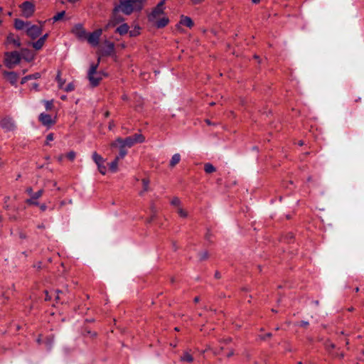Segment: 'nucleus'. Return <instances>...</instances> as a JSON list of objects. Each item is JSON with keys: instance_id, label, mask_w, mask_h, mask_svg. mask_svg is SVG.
<instances>
[{"instance_id": "nucleus-1", "label": "nucleus", "mask_w": 364, "mask_h": 364, "mask_svg": "<svg viewBox=\"0 0 364 364\" xmlns=\"http://www.w3.org/2000/svg\"><path fill=\"white\" fill-rule=\"evenodd\" d=\"M145 0H119V4L114 9V21L119 22L120 19L117 18V13L122 11L126 15H129L136 11L142 9Z\"/></svg>"}, {"instance_id": "nucleus-2", "label": "nucleus", "mask_w": 364, "mask_h": 364, "mask_svg": "<svg viewBox=\"0 0 364 364\" xmlns=\"http://www.w3.org/2000/svg\"><path fill=\"white\" fill-rule=\"evenodd\" d=\"M100 60V58H98L96 64H91L87 72V78L93 87L98 85L105 75L103 73L97 70Z\"/></svg>"}, {"instance_id": "nucleus-3", "label": "nucleus", "mask_w": 364, "mask_h": 364, "mask_svg": "<svg viewBox=\"0 0 364 364\" xmlns=\"http://www.w3.org/2000/svg\"><path fill=\"white\" fill-rule=\"evenodd\" d=\"M4 56V65L9 69H12L18 65L21 60V55L17 51L6 52Z\"/></svg>"}, {"instance_id": "nucleus-4", "label": "nucleus", "mask_w": 364, "mask_h": 364, "mask_svg": "<svg viewBox=\"0 0 364 364\" xmlns=\"http://www.w3.org/2000/svg\"><path fill=\"white\" fill-rule=\"evenodd\" d=\"M165 1L166 0L161 1L149 15V20L150 21H155L158 17L164 14Z\"/></svg>"}, {"instance_id": "nucleus-5", "label": "nucleus", "mask_w": 364, "mask_h": 364, "mask_svg": "<svg viewBox=\"0 0 364 364\" xmlns=\"http://www.w3.org/2000/svg\"><path fill=\"white\" fill-rule=\"evenodd\" d=\"M92 158L95 163L97 164L99 171L102 175H105L107 171V168L104 165L105 159L97 152H93Z\"/></svg>"}, {"instance_id": "nucleus-6", "label": "nucleus", "mask_w": 364, "mask_h": 364, "mask_svg": "<svg viewBox=\"0 0 364 364\" xmlns=\"http://www.w3.org/2000/svg\"><path fill=\"white\" fill-rule=\"evenodd\" d=\"M118 144H122V146L124 147H132L135 143L134 142L133 139L128 136L125 138L124 139L118 137L114 141H112L110 144L112 148H115V146Z\"/></svg>"}, {"instance_id": "nucleus-7", "label": "nucleus", "mask_w": 364, "mask_h": 364, "mask_svg": "<svg viewBox=\"0 0 364 364\" xmlns=\"http://www.w3.org/2000/svg\"><path fill=\"white\" fill-rule=\"evenodd\" d=\"M26 32L29 37L32 39H35L41 34L42 30L39 26L36 25H31L30 23L27 27Z\"/></svg>"}, {"instance_id": "nucleus-8", "label": "nucleus", "mask_w": 364, "mask_h": 364, "mask_svg": "<svg viewBox=\"0 0 364 364\" xmlns=\"http://www.w3.org/2000/svg\"><path fill=\"white\" fill-rule=\"evenodd\" d=\"M102 33V29H97L94 32L89 34L87 37V41L92 46H96L99 43L100 38Z\"/></svg>"}, {"instance_id": "nucleus-9", "label": "nucleus", "mask_w": 364, "mask_h": 364, "mask_svg": "<svg viewBox=\"0 0 364 364\" xmlns=\"http://www.w3.org/2000/svg\"><path fill=\"white\" fill-rule=\"evenodd\" d=\"M21 9L23 16L28 18L33 14L35 6L32 3L26 1L23 3Z\"/></svg>"}, {"instance_id": "nucleus-10", "label": "nucleus", "mask_w": 364, "mask_h": 364, "mask_svg": "<svg viewBox=\"0 0 364 364\" xmlns=\"http://www.w3.org/2000/svg\"><path fill=\"white\" fill-rule=\"evenodd\" d=\"M3 75L11 85H16L18 81V75L15 72L4 71Z\"/></svg>"}, {"instance_id": "nucleus-11", "label": "nucleus", "mask_w": 364, "mask_h": 364, "mask_svg": "<svg viewBox=\"0 0 364 364\" xmlns=\"http://www.w3.org/2000/svg\"><path fill=\"white\" fill-rule=\"evenodd\" d=\"M40 122L45 126H50L55 123L51 116L48 114L42 113L39 116Z\"/></svg>"}, {"instance_id": "nucleus-12", "label": "nucleus", "mask_w": 364, "mask_h": 364, "mask_svg": "<svg viewBox=\"0 0 364 364\" xmlns=\"http://www.w3.org/2000/svg\"><path fill=\"white\" fill-rule=\"evenodd\" d=\"M1 126L7 131L13 130L15 127L14 121L11 118H4L1 122Z\"/></svg>"}, {"instance_id": "nucleus-13", "label": "nucleus", "mask_w": 364, "mask_h": 364, "mask_svg": "<svg viewBox=\"0 0 364 364\" xmlns=\"http://www.w3.org/2000/svg\"><path fill=\"white\" fill-rule=\"evenodd\" d=\"M73 33L79 38L85 36V31L81 24H77L73 28Z\"/></svg>"}, {"instance_id": "nucleus-14", "label": "nucleus", "mask_w": 364, "mask_h": 364, "mask_svg": "<svg viewBox=\"0 0 364 364\" xmlns=\"http://www.w3.org/2000/svg\"><path fill=\"white\" fill-rule=\"evenodd\" d=\"M7 43H12L15 47L19 48L21 46V42L18 38L15 37L13 33H9L6 38Z\"/></svg>"}, {"instance_id": "nucleus-15", "label": "nucleus", "mask_w": 364, "mask_h": 364, "mask_svg": "<svg viewBox=\"0 0 364 364\" xmlns=\"http://www.w3.org/2000/svg\"><path fill=\"white\" fill-rule=\"evenodd\" d=\"M114 43L109 41H106L104 48L102 49V53L104 55H109L112 53L114 51Z\"/></svg>"}, {"instance_id": "nucleus-16", "label": "nucleus", "mask_w": 364, "mask_h": 364, "mask_svg": "<svg viewBox=\"0 0 364 364\" xmlns=\"http://www.w3.org/2000/svg\"><path fill=\"white\" fill-rule=\"evenodd\" d=\"M30 23L24 22L20 19H16L14 22V26L17 30H23L24 28L27 29V27L29 26Z\"/></svg>"}, {"instance_id": "nucleus-17", "label": "nucleus", "mask_w": 364, "mask_h": 364, "mask_svg": "<svg viewBox=\"0 0 364 364\" xmlns=\"http://www.w3.org/2000/svg\"><path fill=\"white\" fill-rule=\"evenodd\" d=\"M180 23L188 28L193 26V22L190 17L182 16L180 20Z\"/></svg>"}, {"instance_id": "nucleus-18", "label": "nucleus", "mask_w": 364, "mask_h": 364, "mask_svg": "<svg viewBox=\"0 0 364 364\" xmlns=\"http://www.w3.org/2000/svg\"><path fill=\"white\" fill-rule=\"evenodd\" d=\"M181 361L192 363L193 361V357L188 352L183 353L181 356Z\"/></svg>"}, {"instance_id": "nucleus-19", "label": "nucleus", "mask_w": 364, "mask_h": 364, "mask_svg": "<svg viewBox=\"0 0 364 364\" xmlns=\"http://www.w3.org/2000/svg\"><path fill=\"white\" fill-rule=\"evenodd\" d=\"M135 144L143 143L145 141V137L141 134H135L130 136Z\"/></svg>"}, {"instance_id": "nucleus-20", "label": "nucleus", "mask_w": 364, "mask_h": 364, "mask_svg": "<svg viewBox=\"0 0 364 364\" xmlns=\"http://www.w3.org/2000/svg\"><path fill=\"white\" fill-rule=\"evenodd\" d=\"M181 160V156L179 154H175L172 157H171V159L170 161V166L171 167H174L177 164L179 163Z\"/></svg>"}, {"instance_id": "nucleus-21", "label": "nucleus", "mask_w": 364, "mask_h": 364, "mask_svg": "<svg viewBox=\"0 0 364 364\" xmlns=\"http://www.w3.org/2000/svg\"><path fill=\"white\" fill-rule=\"evenodd\" d=\"M128 31L129 26L127 23H123L117 28V32L119 33L120 35H124L127 33Z\"/></svg>"}, {"instance_id": "nucleus-22", "label": "nucleus", "mask_w": 364, "mask_h": 364, "mask_svg": "<svg viewBox=\"0 0 364 364\" xmlns=\"http://www.w3.org/2000/svg\"><path fill=\"white\" fill-rule=\"evenodd\" d=\"M116 147H118L119 149V155L117 156V157L119 159H123L127 154V151L125 149V147L122 146V144H118Z\"/></svg>"}, {"instance_id": "nucleus-23", "label": "nucleus", "mask_w": 364, "mask_h": 364, "mask_svg": "<svg viewBox=\"0 0 364 364\" xmlns=\"http://www.w3.org/2000/svg\"><path fill=\"white\" fill-rule=\"evenodd\" d=\"M119 159L117 156L113 161L109 164V167L111 171L116 172L117 171L118 161Z\"/></svg>"}, {"instance_id": "nucleus-24", "label": "nucleus", "mask_w": 364, "mask_h": 364, "mask_svg": "<svg viewBox=\"0 0 364 364\" xmlns=\"http://www.w3.org/2000/svg\"><path fill=\"white\" fill-rule=\"evenodd\" d=\"M168 18L164 17L157 21L156 26L158 28H163V27L166 26L168 24Z\"/></svg>"}, {"instance_id": "nucleus-25", "label": "nucleus", "mask_w": 364, "mask_h": 364, "mask_svg": "<svg viewBox=\"0 0 364 364\" xmlns=\"http://www.w3.org/2000/svg\"><path fill=\"white\" fill-rule=\"evenodd\" d=\"M204 170L207 173H211L215 171V168L210 163H207L204 166Z\"/></svg>"}, {"instance_id": "nucleus-26", "label": "nucleus", "mask_w": 364, "mask_h": 364, "mask_svg": "<svg viewBox=\"0 0 364 364\" xmlns=\"http://www.w3.org/2000/svg\"><path fill=\"white\" fill-rule=\"evenodd\" d=\"M56 80H57L58 84V87L60 89H63V87H64V84L65 82V80L61 78L60 73V72L58 73V75L56 76Z\"/></svg>"}, {"instance_id": "nucleus-27", "label": "nucleus", "mask_w": 364, "mask_h": 364, "mask_svg": "<svg viewBox=\"0 0 364 364\" xmlns=\"http://www.w3.org/2000/svg\"><path fill=\"white\" fill-rule=\"evenodd\" d=\"M44 45V43L43 42V39H38L36 42H34L32 43L33 47L36 50H40Z\"/></svg>"}, {"instance_id": "nucleus-28", "label": "nucleus", "mask_w": 364, "mask_h": 364, "mask_svg": "<svg viewBox=\"0 0 364 364\" xmlns=\"http://www.w3.org/2000/svg\"><path fill=\"white\" fill-rule=\"evenodd\" d=\"M176 211H177L178 214L179 215V216L181 218H185L188 216L187 211L185 210L184 209H183L181 206H178Z\"/></svg>"}, {"instance_id": "nucleus-29", "label": "nucleus", "mask_w": 364, "mask_h": 364, "mask_svg": "<svg viewBox=\"0 0 364 364\" xmlns=\"http://www.w3.org/2000/svg\"><path fill=\"white\" fill-rule=\"evenodd\" d=\"M65 11L58 13L56 15H55L53 17V20L54 21H58L60 20L65 16Z\"/></svg>"}, {"instance_id": "nucleus-30", "label": "nucleus", "mask_w": 364, "mask_h": 364, "mask_svg": "<svg viewBox=\"0 0 364 364\" xmlns=\"http://www.w3.org/2000/svg\"><path fill=\"white\" fill-rule=\"evenodd\" d=\"M143 191L146 192L149 191V181L148 179H142Z\"/></svg>"}, {"instance_id": "nucleus-31", "label": "nucleus", "mask_w": 364, "mask_h": 364, "mask_svg": "<svg viewBox=\"0 0 364 364\" xmlns=\"http://www.w3.org/2000/svg\"><path fill=\"white\" fill-rule=\"evenodd\" d=\"M43 189H41L38 191L33 193V194H32L33 199L37 200L38 198H41L43 196Z\"/></svg>"}, {"instance_id": "nucleus-32", "label": "nucleus", "mask_w": 364, "mask_h": 364, "mask_svg": "<svg viewBox=\"0 0 364 364\" xmlns=\"http://www.w3.org/2000/svg\"><path fill=\"white\" fill-rule=\"evenodd\" d=\"M75 89V85L73 82L69 83L65 87H63V90H64L65 92H69Z\"/></svg>"}, {"instance_id": "nucleus-33", "label": "nucleus", "mask_w": 364, "mask_h": 364, "mask_svg": "<svg viewBox=\"0 0 364 364\" xmlns=\"http://www.w3.org/2000/svg\"><path fill=\"white\" fill-rule=\"evenodd\" d=\"M53 100L44 101L45 107L47 110H50L53 107Z\"/></svg>"}, {"instance_id": "nucleus-34", "label": "nucleus", "mask_w": 364, "mask_h": 364, "mask_svg": "<svg viewBox=\"0 0 364 364\" xmlns=\"http://www.w3.org/2000/svg\"><path fill=\"white\" fill-rule=\"evenodd\" d=\"M171 203L173 205H175L177 208H178V206H181V201L178 198H173Z\"/></svg>"}, {"instance_id": "nucleus-35", "label": "nucleus", "mask_w": 364, "mask_h": 364, "mask_svg": "<svg viewBox=\"0 0 364 364\" xmlns=\"http://www.w3.org/2000/svg\"><path fill=\"white\" fill-rule=\"evenodd\" d=\"M75 152L73 151H71L67 154V158L70 161H73L75 158Z\"/></svg>"}, {"instance_id": "nucleus-36", "label": "nucleus", "mask_w": 364, "mask_h": 364, "mask_svg": "<svg viewBox=\"0 0 364 364\" xmlns=\"http://www.w3.org/2000/svg\"><path fill=\"white\" fill-rule=\"evenodd\" d=\"M139 28H135L134 30H132L129 31V36H136L139 33Z\"/></svg>"}, {"instance_id": "nucleus-37", "label": "nucleus", "mask_w": 364, "mask_h": 364, "mask_svg": "<svg viewBox=\"0 0 364 364\" xmlns=\"http://www.w3.org/2000/svg\"><path fill=\"white\" fill-rule=\"evenodd\" d=\"M60 294H63V292L61 291L57 290L54 292L53 296H55V299L56 301L60 300Z\"/></svg>"}, {"instance_id": "nucleus-38", "label": "nucleus", "mask_w": 364, "mask_h": 364, "mask_svg": "<svg viewBox=\"0 0 364 364\" xmlns=\"http://www.w3.org/2000/svg\"><path fill=\"white\" fill-rule=\"evenodd\" d=\"M26 203L29 205H38V203L36 201V199H33V197H31V198L27 199Z\"/></svg>"}, {"instance_id": "nucleus-39", "label": "nucleus", "mask_w": 364, "mask_h": 364, "mask_svg": "<svg viewBox=\"0 0 364 364\" xmlns=\"http://www.w3.org/2000/svg\"><path fill=\"white\" fill-rule=\"evenodd\" d=\"M23 52H27L26 50H23ZM23 58L27 60V61H31L33 60V55H31L28 51V54L25 56H23Z\"/></svg>"}, {"instance_id": "nucleus-40", "label": "nucleus", "mask_w": 364, "mask_h": 364, "mask_svg": "<svg viewBox=\"0 0 364 364\" xmlns=\"http://www.w3.org/2000/svg\"><path fill=\"white\" fill-rule=\"evenodd\" d=\"M200 259L204 260L208 257V254L207 252H204L201 253L200 255Z\"/></svg>"}, {"instance_id": "nucleus-41", "label": "nucleus", "mask_w": 364, "mask_h": 364, "mask_svg": "<svg viewBox=\"0 0 364 364\" xmlns=\"http://www.w3.org/2000/svg\"><path fill=\"white\" fill-rule=\"evenodd\" d=\"M326 347L327 349H333L335 348V345L331 342H326Z\"/></svg>"}, {"instance_id": "nucleus-42", "label": "nucleus", "mask_w": 364, "mask_h": 364, "mask_svg": "<svg viewBox=\"0 0 364 364\" xmlns=\"http://www.w3.org/2000/svg\"><path fill=\"white\" fill-rule=\"evenodd\" d=\"M54 139L53 137V134H49L47 136H46V144H48L49 141H53Z\"/></svg>"}, {"instance_id": "nucleus-43", "label": "nucleus", "mask_w": 364, "mask_h": 364, "mask_svg": "<svg viewBox=\"0 0 364 364\" xmlns=\"http://www.w3.org/2000/svg\"><path fill=\"white\" fill-rule=\"evenodd\" d=\"M28 76H31V80L32 79H38L41 77V75L39 73H36L33 75H29Z\"/></svg>"}, {"instance_id": "nucleus-44", "label": "nucleus", "mask_w": 364, "mask_h": 364, "mask_svg": "<svg viewBox=\"0 0 364 364\" xmlns=\"http://www.w3.org/2000/svg\"><path fill=\"white\" fill-rule=\"evenodd\" d=\"M28 80H31V76L27 75L22 78L21 83L24 84Z\"/></svg>"}, {"instance_id": "nucleus-45", "label": "nucleus", "mask_w": 364, "mask_h": 364, "mask_svg": "<svg viewBox=\"0 0 364 364\" xmlns=\"http://www.w3.org/2000/svg\"><path fill=\"white\" fill-rule=\"evenodd\" d=\"M26 192L28 195L31 196V197H32V194H33L32 188H31V187L27 188Z\"/></svg>"}, {"instance_id": "nucleus-46", "label": "nucleus", "mask_w": 364, "mask_h": 364, "mask_svg": "<svg viewBox=\"0 0 364 364\" xmlns=\"http://www.w3.org/2000/svg\"><path fill=\"white\" fill-rule=\"evenodd\" d=\"M233 355H234V350L233 349H230L229 350L228 353L227 354V357L230 358V357H231Z\"/></svg>"}, {"instance_id": "nucleus-47", "label": "nucleus", "mask_w": 364, "mask_h": 364, "mask_svg": "<svg viewBox=\"0 0 364 364\" xmlns=\"http://www.w3.org/2000/svg\"><path fill=\"white\" fill-rule=\"evenodd\" d=\"M52 296L53 295H49L48 292H46V298L45 299L47 301V300H50L52 299Z\"/></svg>"}, {"instance_id": "nucleus-48", "label": "nucleus", "mask_w": 364, "mask_h": 364, "mask_svg": "<svg viewBox=\"0 0 364 364\" xmlns=\"http://www.w3.org/2000/svg\"><path fill=\"white\" fill-rule=\"evenodd\" d=\"M47 208V206L46 205V204H41L40 205V209L42 210V211H45Z\"/></svg>"}, {"instance_id": "nucleus-49", "label": "nucleus", "mask_w": 364, "mask_h": 364, "mask_svg": "<svg viewBox=\"0 0 364 364\" xmlns=\"http://www.w3.org/2000/svg\"><path fill=\"white\" fill-rule=\"evenodd\" d=\"M114 126H115V124H114V122H112V121L110 122L109 123V129H110V130L112 129Z\"/></svg>"}, {"instance_id": "nucleus-50", "label": "nucleus", "mask_w": 364, "mask_h": 364, "mask_svg": "<svg viewBox=\"0 0 364 364\" xmlns=\"http://www.w3.org/2000/svg\"><path fill=\"white\" fill-rule=\"evenodd\" d=\"M154 218H155V215H154V214H153V215L150 217V218L147 220V223H151V222L154 219Z\"/></svg>"}, {"instance_id": "nucleus-51", "label": "nucleus", "mask_w": 364, "mask_h": 364, "mask_svg": "<svg viewBox=\"0 0 364 364\" xmlns=\"http://www.w3.org/2000/svg\"><path fill=\"white\" fill-rule=\"evenodd\" d=\"M48 37V34H45L43 36L41 37L40 39H43V42L45 43V41Z\"/></svg>"}, {"instance_id": "nucleus-52", "label": "nucleus", "mask_w": 364, "mask_h": 364, "mask_svg": "<svg viewBox=\"0 0 364 364\" xmlns=\"http://www.w3.org/2000/svg\"><path fill=\"white\" fill-rule=\"evenodd\" d=\"M215 277L217 278V279H220V274L218 272H216L215 273Z\"/></svg>"}, {"instance_id": "nucleus-53", "label": "nucleus", "mask_w": 364, "mask_h": 364, "mask_svg": "<svg viewBox=\"0 0 364 364\" xmlns=\"http://www.w3.org/2000/svg\"><path fill=\"white\" fill-rule=\"evenodd\" d=\"M308 324H309L308 321H302V322L301 323V326H307Z\"/></svg>"}, {"instance_id": "nucleus-54", "label": "nucleus", "mask_w": 364, "mask_h": 364, "mask_svg": "<svg viewBox=\"0 0 364 364\" xmlns=\"http://www.w3.org/2000/svg\"><path fill=\"white\" fill-rule=\"evenodd\" d=\"M192 1L193 2V4H197L200 3L202 0H192Z\"/></svg>"}, {"instance_id": "nucleus-55", "label": "nucleus", "mask_w": 364, "mask_h": 364, "mask_svg": "<svg viewBox=\"0 0 364 364\" xmlns=\"http://www.w3.org/2000/svg\"><path fill=\"white\" fill-rule=\"evenodd\" d=\"M38 84L34 83V84L33 85V88H34V89H36H36L38 88Z\"/></svg>"}, {"instance_id": "nucleus-56", "label": "nucleus", "mask_w": 364, "mask_h": 364, "mask_svg": "<svg viewBox=\"0 0 364 364\" xmlns=\"http://www.w3.org/2000/svg\"><path fill=\"white\" fill-rule=\"evenodd\" d=\"M60 98H61V100H66V98H67V97H66L65 95H63V96H61V97H60Z\"/></svg>"}, {"instance_id": "nucleus-57", "label": "nucleus", "mask_w": 364, "mask_h": 364, "mask_svg": "<svg viewBox=\"0 0 364 364\" xmlns=\"http://www.w3.org/2000/svg\"><path fill=\"white\" fill-rule=\"evenodd\" d=\"M198 301H199V297H198V296L195 297L194 301L195 302H198Z\"/></svg>"}, {"instance_id": "nucleus-58", "label": "nucleus", "mask_w": 364, "mask_h": 364, "mask_svg": "<svg viewBox=\"0 0 364 364\" xmlns=\"http://www.w3.org/2000/svg\"><path fill=\"white\" fill-rule=\"evenodd\" d=\"M38 228H45V225H43V224H42V225H39L38 226Z\"/></svg>"}, {"instance_id": "nucleus-59", "label": "nucleus", "mask_w": 364, "mask_h": 364, "mask_svg": "<svg viewBox=\"0 0 364 364\" xmlns=\"http://www.w3.org/2000/svg\"><path fill=\"white\" fill-rule=\"evenodd\" d=\"M63 155H61V156H60L58 157V160H59L60 161H61L63 160Z\"/></svg>"}, {"instance_id": "nucleus-60", "label": "nucleus", "mask_w": 364, "mask_h": 364, "mask_svg": "<svg viewBox=\"0 0 364 364\" xmlns=\"http://www.w3.org/2000/svg\"><path fill=\"white\" fill-rule=\"evenodd\" d=\"M230 341H231V339H230V338H228V339L225 340V341H224V342H225V343H228V342H230Z\"/></svg>"}, {"instance_id": "nucleus-61", "label": "nucleus", "mask_w": 364, "mask_h": 364, "mask_svg": "<svg viewBox=\"0 0 364 364\" xmlns=\"http://www.w3.org/2000/svg\"><path fill=\"white\" fill-rule=\"evenodd\" d=\"M122 99H123L124 100H127V95H123V96H122Z\"/></svg>"}, {"instance_id": "nucleus-62", "label": "nucleus", "mask_w": 364, "mask_h": 364, "mask_svg": "<svg viewBox=\"0 0 364 364\" xmlns=\"http://www.w3.org/2000/svg\"><path fill=\"white\" fill-rule=\"evenodd\" d=\"M253 3L257 4L259 1V0H252Z\"/></svg>"}, {"instance_id": "nucleus-63", "label": "nucleus", "mask_w": 364, "mask_h": 364, "mask_svg": "<svg viewBox=\"0 0 364 364\" xmlns=\"http://www.w3.org/2000/svg\"><path fill=\"white\" fill-rule=\"evenodd\" d=\"M303 144H304V143H303V141H300L299 142V144L300 146H302V145H303Z\"/></svg>"}, {"instance_id": "nucleus-64", "label": "nucleus", "mask_w": 364, "mask_h": 364, "mask_svg": "<svg viewBox=\"0 0 364 364\" xmlns=\"http://www.w3.org/2000/svg\"><path fill=\"white\" fill-rule=\"evenodd\" d=\"M20 237H21V238H24V237H25V235H23V234H21Z\"/></svg>"}]
</instances>
